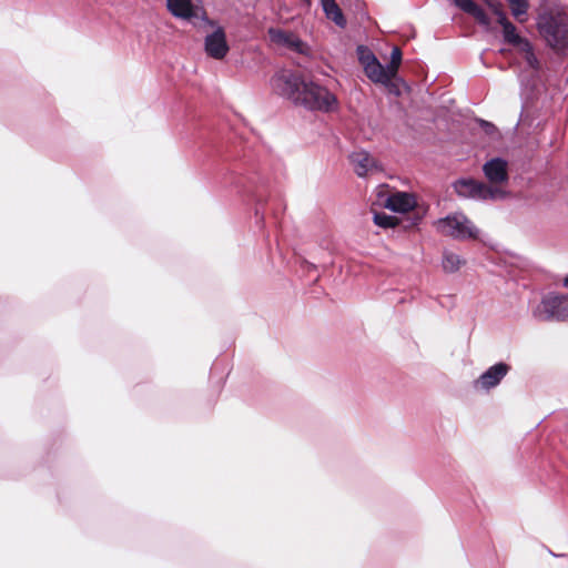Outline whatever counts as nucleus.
I'll list each match as a JSON object with an SVG mask.
<instances>
[{"label":"nucleus","instance_id":"obj_1","mask_svg":"<svg viewBox=\"0 0 568 568\" xmlns=\"http://www.w3.org/2000/svg\"><path fill=\"white\" fill-rule=\"evenodd\" d=\"M232 136L226 141L213 139L212 150L227 163L224 175L225 185L234 187L255 203V223L262 227L266 214L268 180L257 171L252 152L246 150L242 142H232Z\"/></svg>","mask_w":568,"mask_h":568},{"label":"nucleus","instance_id":"obj_2","mask_svg":"<svg viewBox=\"0 0 568 568\" xmlns=\"http://www.w3.org/2000/svg\"><path fill=\"white\" fill-rule=\"evenodd\" d=\"M483 1L497 18V23L501 28V42L511 45L525 54L526 68L520 69L518 72L521 111L516 128H530L532 125V42L520 34L516 26L509 20L499 0Z\"/></svg>","mask_w":568,"mask_h":568},{"label":"nucleus","instance_id":"obj_3","mask_svg":"<svg viewBox=\"0 0 568 568\" xmlns=\"http://www.w3.org/2000/svg\"><path fill=\"white\" fill-rule=\"evenodd\" d=\"M271 84L278 95L308 111L328 113L338 108V100L334 93L298 71L283 69L272 77Z\"/></svg>","mask_w":568,"mask_h":568},{"label":"nucleus","instance_id":"obj_4","mask_svg":"<svg viewBox=\"0 0 568 568\" xmlns=\"http://www.w3.org/2000/svg\"><path fill=\"white\" fill-rule=\"evenodd\" d=\"M568 8L558 0H540L537 28L547 44L561 52L568 50Z\"/></svg>","mask_w":568,"mask_h":568},{"label":"nucleus","instance_id":"obj_5","mask_svg":"<svg viewBox=\"0 0 568 568\" xmlns=\"http://www.w3.org/2000/svg\"><path fill=\"white\" fill-rule=\"evenodd\" d=\"M168 11L193 28L202 31L214 27L215 20L209 18L201 0H165Z\"/></svg>","mask_w":568,"mask_h":568},{"label":"nucleus","instance_id":"obj_6","mask_svg":"<svg viewBox=\"0 0 568 568\" xmlns=\"http://www.w3.org/2000/svg\"><path fill=\"white\" fill-rule=\"evenodd\" d=\"M438 230L457 241L477 240L479 229L463 212H455L440 217Z\"/></svg>","mask_w":568,"mask_h":568},{"label":"nucleus","instance_id":"obj_7","mask_svg":"<svg viewBox=\"0 0 568 568\" xmlns=\"http://www.w3.org/2000/svg\"><path fill=\"white\" fill-rule=\"evenodd\" d=\"M538 316L548 321L568 318V294L548 293L538 306Z\"/></svg>","mask_w":568,"mask_h":568},{"label":"nucleus","instance_id":"obj_8","mask_svg":"<svg viewBox=\"0 0 568 568\" xmlns=\"http://www.w3.org/2000/svg\"><path fill=\"white\" fill-rule=\"evenodd\" d=\"M426 210L423 212L415 211L404 216H396L386 212L379 211L373 213V222L376 226L382 229H396L403 227L405 230L416 227L420 224Z\"/></svg>","mask_w":568,"mask_h":568},{"label":"nucleus","instance_id":"obj_9","mask_svg":"<svg viewBox=\"0 0 568 568\" xmlns=\"http://www.w3.org/2000/svg\"><path fill=\"white\" fill-rule=\"evenodd\" d=\"M268 36L273 43L290 49L295 53L305 57H310L312 54L310 44L292 31H286L278 28H270Z\"/></svg>","mask_w":568,"mask_h":568},{"label":"nucleus","instance_id":"obj_10","mask_svg":"<svg viewBox=\"0 0 568 568\" xmlns=\"http://www.w3.org/2000/svg\"><path fill=\"white\" fill-rule=\"evenodd\" d=\"M212 28L213 31L204 38V52L214 60H222L230 51L226 32L217 21H215V26Z\"/></svg>","mask_w":568,"mask_h":568},{"label":"nucleus","instance_id":"obj_11","mask_svg":"<svg viewBox=\"0 0 568 568\" xmlns=\"http://www.w3.org/2000/svg\"><path fill=\"white\" fill-rule=\"evenodd\" d=\"M509 371V364L503 361L497 362L484 371L480 376L474 381L473 386L476 390L489 392L501 383Z\"/></svg>","mask_w":568,"mask_h":568},{"label":"nucleus","instance_id":"obj_12","mask_svg":"<svg viewBox=\"0 0 568 568\" xmlns=\"http://www.w3.org/2000/svg\"><path fill=\"white\" fill-rule=\"evenodd\" d=\"M481 169L490 184H506L509 181L508 161L501 156L487 160Z\"/></svg>","mask_w":568,"mask_h":568},{"label":"nucleus","instance_id":"obj_13","mask_svg":"<svg viewBox=\"0 0 568 568\" xmlns=\"http://www.w3.org/2000/svg\"><path fill=\"white\" fill-rule=\"evenodd\" d=\"M453 4L466 14L473 17L477 23L485 29V31H495L491 19L487 11L474 0H455Z\"/></svg>","mask_w":568,"mask_h":568},{"label":"nucleus","instance_id":"obj_14","mask_svg":"<svg viewBox=\"0 0 568 568\" xmlns=\"http://www.w3.org/2000/svg\"><path fill=\"white\" fill-rule=\"evenodd\" d=\"M417 206L416 197L407 192L397 191L389 194L385 202L384 207L399 214H406Z\"/></svg>","mask_w":568,"mask_h":568},{"label":"nucleus","instance_id":"obj_15","mask_svg":"<svg viewBox=\"0 0 568 568\" xmlns=\"http://www.w3.org/2000/svg\"><path fill=\"white\" fill-rule=\"evenodd\" d=\"M349 161L355 165L354 171L359 178H365L371 170L378 169V162L367 151L352 153Z\"/></svg>","mask_w":568,"mask_h":568},{"label":"nucleus","instance_id":"obj_16","mask_svg":"<svg viewBox=\"0 0 568 568\" xmlns=\"http://www.w3.org/2000/svg\"><path fill=\"white\" fill-rule=\"evenodd\" d=\"M378 83L384 85L387 91L395 97L402 95V87H404L407 91L410 90L407 82L400 75H398L395 68H390Z\"/></svg>","mask_w":568,"mask_h":568},{"label":"nucleus","instance_id":"obj_17","mask_svg":"<svg viewBox=\"0 0 568 568\" xmlns=\"http://www.w3.org/2000/svg\"><path fill=\"white\" fill-rule=\"evenodd\" d=\"M321 6L326 19L341 29L347 26V19L335 0H321Z\"/></svg>","mask_w":568,"mask_h":568},{"label":"nucleus","instance_id":"obj_18","mask_svg":"<svg viewBox=\"0 0 568 568\" xmlns=\"http://www.w3.org/2000/svg\"><path fill=\"white\" fill-rule=\"evenodd\" d=\"M477 180L474 178H459L453 183L456 194L464 199H475Z\"/></svg>","mask_w":568,"mask_h":568},{"label":"nucleus","instance_id":"obj_19","mask_svg":"<svg viewBox=\"0 0 568 568\" xmlns=\"http://www.w3.org/2000/svg\"><path fill=\"white\" fill-rule=\"evenodd\" d=\"M365 75L373 82L378 83L382 78L390 69V65H384L379 60L368 63L363 67Z\"/></svg>","mask_w":568,"mask_h":568},{"label":"nucleus","instance_id":"obj_20","mask_svg":"<svg viewBox=\"0 0 568 568\" xmlns=\"http://www.w3.org/2000/svg\"><path fill=\"white\" fill-rule=\"evenodd\" d=\"M506 1L509 6L511 16L515 18L516 21L521 23L527 20L528 8H529L528 0H506Z\"/></svg>","mask_w":568,"mask_h":568},{"label":"nucleus","instance_id":"obj_21","mask_svg":"<svg viewBox=\"0 0 568 568\" xmlns=\"http://www.w3.org/2000/svg\"><path fill=\"white\" fill-rule=\"evenodd\" d=\"M464 263L465 261L456 253L445 251L443 254L442 265L446 273L457 272Z\"/></svg>","mask_w":568,"mask_h":568},{"label":"nucleus","instance_id":"obj_22","mask_svg":"<svg viewBox=\"0 0 568 568\" xmlns=\"http://www.w3.org/2000/svg\"><path fill=\"white\" fill-rule=\"evenodd\" d=\"M356 54H357V60L362 67H364L368 63H373L374 61L378 60V58L371 50V48L365 44L357 45Z\"/></svg>","mask_w":568,"mask_h":568},{"label":"nucleus","instance_id":"obj_23","mask_svg":"<svg viewBox=\"0 0 568 568\" xmlns=\"http://www.w3.org/2000/svg\"><path fill=\"white\" fill-rule=\"evenodd\" d=\"M498 184H490L489 183V189H488V192L486 194L487 196V200H491V201H498V200H505L509 196V192L497 186Z\"/></svg>","mask_w":568,"mask_h":568},{"label":"nucleus","instance_id":"obj_24","mask_svg":"<svg viewBox=\"0 0 568 568\" xmlns=\"http://www.w3.org/2000/svg\"><path fill=\"white\" fill-rule=\"evenodd\" d=\"M402 60H403L402 50L398 47H394L390 51L389 63H387L386 65H390V68H395V70L397 71L398 67L402 63Z\"/></svg>","mask_w":568,"mask_h":568},{"label":"nucleus","instance_id":"obj_25","mask_svg":"<svg viewBox=\"0 0 568 568\" xmlns=\"http://www.w3.org/2000/svg\"><path fill=\"white\" fill-rule=\"evenodd\" d=\"M296 264L305 273H311L317 270V265L306 260L304 256L296 257Z\"/></svg>","mask_w":568,"mask_h":568},{"label":"nucleus","instance_id":"obj_26","mask_svg":"<svg viewBox=\"0 0 568 568\" xmlns=\"http://www.w3.org/2000/svg\"><path fill=\"white\" fill-rule=\"evenodd\" d=\"M488 189H489V184L477 180L476 193H475L474 200L487 201L486 194L488 192Z\"/></svg>","mask_w":568,"mask_h":568},{"label":"nucleus","instance_id":"obj_27","mask_svg":"<svg viewBox=\"0 0 568 568\" xmlns=\"http://www.w3.org/2000/svg\"><path fill=\"white\" fill-rule=\"evenodd\" d=\"M477 122H478L479 126L484 130V132L488 135H493L494 133H496L498 131L497 126L490 121H487L484 119H478Z\"/></svg>","mask_w":568,"mask_h":568},{"label":"nucleus","instance_id":"obj_28","mask_svg":"<svg viewBox=\"0 0 568 568\" xmlns=\"http://www.w3.org/2000/svg\"><path fill=\"white\" fill-rule=\"evenodd\" d=\"M302 6L305 8V9H310L312 7V0H300Z\"/></svg>","mask_w":568,"mask_h":568},{"label":"nucleus","instance_id":"obj_29","mask_svg":"<svg viewBox=\"0 0 568 568\" xmlns=\"http://www.w3.org/2000/svg\"><path fill=\"white\" fill-rule=\"evenodd\" d=\"M509 52H510V50H509V49H507V48H501V49H499V53H501V54H507V53H509Z\"/></svg>","mask_w":568,"mask_h":568},{"label":"nucleus","instance_id":"obj_30","mask_svg":"<svg viewBox=\"0 0 568 568\" xmlns=\"http://www.w3.org/2000/svg\"><path fill=\"white\" fill-rule=\"evenodd\" d=\"M564 284H565L566 287H568V276L565 278Z\"/></svg>","mask_w":568,"mask_h":568},{"label":"nucleus","instance_id":"obj_31","mask_svg":"<svg viewBox=\"0 0 568 568\" xmlns=\"http://www.w3.org/2000/svg\"><path fill=\"white\" fill-rule=\"evenodd\" d=\"M515 64H516V65H518V67H520V62L511 63V65H515Z\"/></svg>","mask_w":568,"mask_h":568},{"label":"nucleus","instance_id":"obj_32","mask_svg":"<svg viewBox=\"0 0 568 568\" xmlns=\"http://www.w3.org/2000/svg\"><path fill=\"white\" fill-rule=\"evenodd\" d=\"M273 215H274V217H275V219H277V213H276V211H273Z\"/></svg>","mask_w":568,"mask_h":568},{"label":"nucleus","instance_id":"obj_33","mask_svg":"<svg viewBox=\"0 0 568 568\" xmlns=\"http://www.w3.org/2000/svg\"><path fill=\"white\" fill-rule=\"evenodd\" d=\"M452 2H454L455 0H450Z\"/></svg>","mask_w":568,"mask_h":568}]
</instances>
